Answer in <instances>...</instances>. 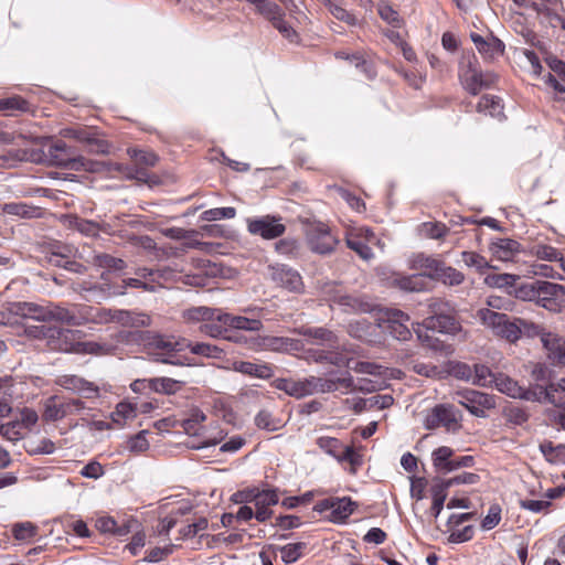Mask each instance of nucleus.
I'll return each mask as SVG.
<instances>
[{
	"mask_svg": "<svg viewBox=\"0 0 565 565\" xmlns=\"http://www.w3.org/2000/svg\"><path fill=\"white\" fill-rule=\"evenodd\" d=\"M223 323L228 324L230 329L245 331H259L263 328L260 320L249 319L242 316H233L230 313L223 317Z\"/></svg>",
	"mask_w": 565,
	"mask_h": 565,
	"instance_id": "72a5a7b5",
	"label": "nucleus"
},
{
	"mask_svg": "<svg viewBox=\"0 0 565 565\" xmlns=\"http://www.w3.org/2000/svg\"><path fill=\"white\" fill-rule=\"evenodd\" d=\"M150 391L164 395H173L181 390L183 381L171 377H153L149 379Z\"/></svg>",
	"mask_w": 565,
	"mask_h": 565,
	"instance_id": "2f4dec72",
	"label": "nucleus"
},
{
	"mask_svg": "<svg viewBox=\"0 0 565 565\" xmlns=\"http://www.w3.org/2000/svg\"><path fill=\"white\" fill-rule=\"evenodd\" d=\"M542 344L548 358L556 364L565 366V339L555 333L542 334Z\"/></svg>",
	"mask_w": 565,
	"mask_h": 565,
	"instance_id": "393cba45",
	"label": "nucleus"
},
{
	"mask_svg": "<svg viewBox=\"0 0 565 565\" xmlns=\"http://www.w3.org/2000/svg\"><path fill=\"white\" fill-rule=\"evenodd\" d=\"M316 443L321 450L338 460L342 449V444L339 439L334 437L322 436L319 437Z\"/></svg>",
	"mask_w": 565,
	"mask_h": 565,
	"instance_id": "6e6d98bb",
	"label": "nucleus"
},
{
	"mask_svg": "<svg viewBox=\"0 0 565 565\" xmlns=\"http://www.w3.org/2000/svg\"><path fill=\"white\" fill-rule=\"evenodd\" d=\"M408 322L409 316L407 313L398 309H391L385 312L383 328L396 340L406 341L412 337Z\"/></svg>",
	"mask_w": 565,
	"mask_h": 565,
	"instance_id": "2eb2a0df",
	"label": "nucleus"
},
{
	"mask_svg": "<svg viewBox=\"0 0 565 565\" xmlns=\"http://www.w3.org/2000/svg\"><path fill=\"white\" fill-rule=\"evenodd\" d=\"M279 502V495L277 490L268 489L262 490L257 493L254 502L255 507V519L258 522H266L273 515L271 507Z\"/></svg>",
	"mask_w": 565,
	"mask_h": 565,
	"instance_id": "aec40b11",
	"label": "nucleus"
},
{
	"mask_svg": "<svg viewBox=\"0 0 565 565\" xmlns=\"http://www.w3.org/2000/svg\"><path fill=\"white\" fill-rule=\"evenodd\" d=\"M458 412L452 405L440 404L436 405L426 416L425 427L427 429H435L444 426L448 430L456 429L458 427Z\"/></svg>",
	"mask_w": 565,
	"mask_h": 565,
	"instance_id": "9b49d317",
	"label": "nucleus"
},
{
	"mask_svg": "<svg viewBox=\"0 0 565 565\" xmlns=\"http://www.w3.org/2000/svg\"><path fill=\"white\" fill-rule=\"evenodd\" d=\"M214 309L209 307H195L188 309L183 312V318L188 322H202L213 318Z\"/></svg>",
	"mask_w": 565,
	"mask_h": 565,
	"instance_id": "5fc2aeb1",
	"label": "nucleus"
},
{
	"mask_svg": "<svg viewBox=\"0 0 565 565\" xmlns=\"http://www.w3.org/2000/svg\"><path fill=\"white\" fill-rule=\"evenodd\" d=\"M29 110H30L29 102L19 95L10 96L7 98H0V111L25 113Z\"/></svg>",
	"mask_w": 565,
	"mask_h": 565,
	"instance_id": "09e8293b",
	"label": "nucleus"
},
{
	"mask_svg": "<svg viewBox=\"0 0 565 565\" xmlns=\"http://www.w3.org/2000/svg\"><path fill=\"white\" fill-rule=\"evenodd\" d=\"M93 263L95 266L105 268L108 271H120L126 267V264L122 259L113 257L108 254L95 255Z\"/></svg>",
	"mask_w": 565,
	"mask_h": 565,
	"instance_id": "8fccbe9b",
	"label": "nucleus"
},
{
	"mask_svg": "<svg viewBox=\"0 0 565 565\" xmlns=\"http://www.w3.org/2000/svg\"><path fill=\"white\" fill-rule=\"evenodd\" d=\"M519 276L513 274H489L484 277L483 282L490 288L504 289L514 287Z\"/></svg>",
	"mask_w": 565,
	"mask_h": 565,
	"instance_id": "ea45409f",
	"label": "nucleus"
},
{
	"mask_svg": "<svg viewBox=\"0 0 565 565\" xmlns=\"http://www.w3.org/2000/svg\"><path fill=\"white\" fill-rule=\"evenodd\" d=\"M493 385L499 392L513 398L531 399L533 396L532 392L519 385L516 381L502 373L497 374V380Z\"/></svg>",
	"mask_w": 565,
	"mask_h": 565,
	"instance_id": "b1692460",
	"label": "nucleus"
},
{
	"mask_svg": "<svg viewBox=\"0 0 565 565\" xmlns=\"http://www.w3.org/2000/svg\"><path fill=\"white\" fill-rule=\"evenodd\" d=\"M3 211L10 215H17L24 218L40 217L42 210L36 206H31L26 203H8L4 204Z\"/></svg>",
	"mask_w": 565,
	"mask_h": 565,
	"instance_id": "4c0bfd02",
	"label": "nucleus"
},
{
	"mask_svg": "<svg viewBox=\"0 0 565 565\" xmlns=\"http://www.w3.org/2000/svg\"><path fill=\"white\" fill-rule=\"evenodd\" d=\"M426 330L437 331L439 333L456 334L461 330L455 312L441 316H429L424 319L422 324Z\"/></svg>",
	"mask_w": 565,
	"mask_h": 565,
	"instance_id": "6ab92c4d",
	"label": "nucleus"
},
{
	"mask_svg": "<svg viewBox=\"0 0 565 565\" xmlns=\"http://www.w3.org/2000/svg\"><path fill=\"white\" fill-rule=\"evenodd\" d=\"M85 309L86 305H74L71 308L56 305L55 321L73 327L87 324Z\"/></svg>",
	"mask_w": 565,
	"mask_h": 565,
	"instance_id": "4be33fe9",
	"label": "nucleus"
},
{
	"mask_svg": "<svg viewBox=\"0 0 565 565\" xmlns=\"http://www.w3.org/2000/svg\"><path fill=\"white\" fill-rule=\"evenodd\" d=\"M330 13L338 20L345 22L349 25L358 24L356 17L349 12L343 6L342 0H324Z\"/></svg>",
	"mask_w": 565,
	"mask_h": 565,
	"instance_id": "58836bf2",
	"label": "nucleus"
},
{
	"mask_svg": "<svg viewBox=\"0 0 565 565\" xmlns=\"http://www.w3.org/2000/svg\"><path fill=\"white\" fill-rule=\"evenodd\" d=\"M65 138L75 139L87 146L88 151L95 154H107L110 151V145L105 140L102 134L94 127L74 126L62 130Z\"/></svg>",
	"mask_w": 565,
	"mask_h": 565,
	"instance_id": "39448f33",
	"label": "nucleus"
},
{
	"mask_svg": "<svg viewBox=\"0 0 565 565\" xmlns=\"http://www.w3.org/2000/svg\"><path fill=\"white\" fill-rule=\"evenodd\" d=\"M116 321L121 322L124 326L139 328L149 326L151 319L145 313H132L130 311L117 310Z\"/></svg>",
	"mask_w": 565,
	"mask_h": 565,
	"instance_id": "a19ab883",
	"label": "nucleus"
},
{
	"mask_svg": "<svg viewBox=\"0 0 565 565\" xmlns=\"http://www.w3.org/2000/svg\"><path fill=\"white\" fill-rule=\"evenodd\" d=\"M433 463L439 472H450V463H452L454 450L450 447L441 446L433 451Z\"/></svg>",
	"mask_w": 565,
	"mask_h": 565,
	"instance_id": "c9c22d12",
	"label": "nucleus"
},
{
	"mask_svg": "<svg viewBox=\"0 0 565 565\" xmlns=\"http://www.w3.org/2000/svg\"><path fill=\"white\" fill-rule=\"evenodd\" d=\"M470 38L479 53H481L487 58H492L495 55L502 53L501 42L494 38L486 40L483 36L477 33H471Z\"/></svg>",
	"mask_w": 565,
	"mask_h": 565,
	"instance_id": "7c9ffc66",
	"label": "nucleus"
},
{
	"mask_svg": "<svg viewBox=\"0 0 565 565\" xmlns=\"http://www.w3.org/2000/svg\"><path fill=\"white\" fill-rule=\"evenodd\" d=\"M497 380V374L492 373L491 370L482 364H476L473 366L472 384L478 386H491Z\"/></svg>",
	"mask_w": 565,
	"mask_h": 565,
	"instance_id": "49530a36",
	"label": "nucleus"
},
{
	"mask_svg": "<svg viewBox=\"0 0 565 565\" xmlns=\"http://www.w3.org/2000/svg\"><path fill=\"white\" fill-rule=\"evenodd\" d=\"M12 534L18 541H30L38 534V526L31 522L17 523L12 527Z\"/></svg>",
	"mask_w": 565,
	"mask_h": 565,
	"instance_id": "13d9d810",
	"label": "nucleus"
},
{
	"mask_svg": "<svg viewBox=\"0 0 565 565\" xmlns=\"http://www.w3.org/2000/svg\"><path fill=\"white\" fill-rule=\"evenodd\" d=\"M209 526V521L206 518H199L194 522L188 524L186 526L180 529L179 533L182 540H188L196 536L201 532L205 531Z\"/></svg>",
	"mask_w": 565,
	"mask_h": 565,
	"instance_id": "052dcab7",
	"label": "nucleus"
},
{
	"mask_svg": "<svg viewBox=\"0 0 565 565\" xmlns=\"http://www.w3.org/2000/svg\"><path fill=\"white\" fill-rule=\"evenodd\" d=\"M510 294L522 301H533L536 303L537 280L533 282L521 284L514 287V290Z\"/></svg>",
	"mask_w": 565,
	"mask_h": 565,
	"instance_id": "864d4df0",
	"label": "nucleus"
},
{
	"mask_svg": "<svg viewBox=\"0 0 565 565\" xmlns=\"http://www.w3.org/2000/svg\"><path fill=\"white\" fill-rule=\"evenodd\" d=\"M447 489L446 484L443 482L440 484H437L433 488V504H431V512L435 518H438L440 514L444 502L447 497Z\"/></svg>",
	"mask_w": 565,
	"mask_h": 565,
	"instance_id": "0e129e2a",
	"label": "nucleus"
},
{
	"mask_svg": "<svg viewBox=\"0 0 565 565\" xmlns=\"http://www.w3.org/2000/svg\"><path fill=\"white\" fill-rule=\"evenodd\" d=\"M74 290L84 295L87 300L97 302L107 299L113 294H116L115 291H111V286L107 282L92 284L84 281L82 284H77V286L74 287Z\"/></svg>",
	"mask_w": 565,
	"mask_h": 565,
	"instance_id": "cd10ccee",
	"label": "nucleus"
},
{
	"mask_svg": "<svg viewBox=\"0 0 565 565\" xmlns=\"http://www.w3.org/2000/svg\"><path fill=\"white\" fill-rule=\"evenodd\" d=\"M461 260L468 267H475L477 270L482 273L487 268H492L489 262L476 252H462Z\"/></svg>",
	"mask_w": 565,
	"mask_h": 565,
	"instance_id": "bf43d9fd",
	"label": "nucleus"
},
{
	"mask_svg": "<svg viewBox=\"0 0 565 565\" xmlns=\"http://www.w3.org/2000/svg\"><path fill=\"white\" fill-rule=\"evenodd\" d=\"M435 280L441 281L444 285L450 287L459 286L463 282L465 275L456 268L446 266V264L443 263Z\"/></svg>",
	"mask_w": 565,
	"mask_h": 565,
	"instance_id": "e433bc0d",
	"label": "nucleus"
},
{
	"mask_svg": "<svg viewBox=\"0 0 565 565\" xmlns=\"http://www.w3.org/2000/svg\"><path fill=\"white\" fill-rule=\"evenodd\" d=\"M56 305L40 306L34 302H13L9 306L8 311L13 316L24 319H33L36 321L55 320Z\"/></svg>",
	"mask_w": 565,
	"mask_h": 565,
	"instance_id": "6e6552de",
	"label": "nucleus"
},
{
	"mask_svg": "<svg viewBox=\"0 0 565 565\" xmlns=\"http://www.w3.org/2000/svg\"><path fill=\"white\" fill-rule=\"evenodd\" d=\"M255 424L258 428L269 431L277 430L281 426L280 422L275 419L268 411H260L255 417Z\"/></svg>",
	"mask_w": 565,
	"mask_h": 565,
	"instance_id": "338daca9",
	"label": "nucleus"
},
{
	"mask_svg": "<svg viewBox=\"0 0 565 565\" xmlns=\"http://www.w3.org/2000/svg\"><path fill=\"white\" fill-rule=\"evenodd\" d=\"M274 385L277 390L296 398L310 395L309 377L303 380L277 379Z\"/></svg>",
	"mask_w": 565,
	"mask_h": 565,
	"instance_id": "a878e982",
	"label": "nucleus"
},
{
	"mask_svg": "<svg viewBox=\"0 0 565 565\" xmlns=\"http://www.w3.org/2000/svg\"><path fill=\"white\" fill-rule=\"evenodd\" d=\"M143 340L146 353L151 360L172 365H182L178 354L190 347V342L181 337L147 332Z\"/></svg>",
	"mask_w": 565,
	"mask_h": 565,
	"instance_id": "f257e3e1",
	"label": "nucleus"
},
{
	"mask_svg": "<svg viewBox=\"0 0 565 565\" xmlns=\"http://www.w3.org/2000/svg\"><path fill=\"white\" fill-rule=\"evenodd\" d=\"M347 245L354 250L362 259L370 260L373 258V252L367 243L362 241L355 234L348 233L345 237Z\"/></svg>",
	"mask_w": 565,
	"mask_h": 565,
	"instance_id": "c03bdc74",
	"label": "nucleus"
},
{
	"mask_svg": "<svg viewBox=\"0 0 565 565\" xmlns=\"http://www.w3.org/2000/svg\"><path fill=\"white\" fill-rule=\"evenodd\" d=\"M476 318L484 329L495 337L511 343L520 339V331L515 326V319H511L507 313L489 308H480L476 311Z\"/></svg>",
	"mask_w": 565,
	"mask_h": 565,
	"instance_id": "7ed1b4c3",
	"label": "nucleus"
},
{
	"mask_svg": "<svg viewBox=\"0 0 565 565\" xmlns=\"http://www.w3.org/2000/svg\"><path fill=\"white\" fill-rule=\"evenodd\" d=\"M454 399L478 417H484L486 411L495 406L493 396L475 390L457 391Z\"/></svg>",
	"mask_w": 565,
	"mask_h": 565,
	"instance_id": "0eeeda50",
	"label": "nucleus"
},
{
	"mask_svg": "<svg viewBox=\"0 0 565 565\" xmlns=\"http://www.w3.org/2000/svg\"><path fill=\"white\" fill-rule=\"evenodd\" d=\"M236 215V210L234 207H215L204 211L201 214V218L203 221H217L223 218H233Z\"/></svg>",
	"mask_w": 565,
	"mask_h": 565,
	"instance_id": "680f3d73",
	"label": "nucleus"
},
{
	"mask_svg": "<svg viewBox=\"0 0 565 565\" xmlns=\"http://www.w3.org/2000/svg\"><path fill=\"white\" fill-rule=\"evenodd\" d=\"M266 8H269L267 12L260 11L259 14L265 19L270 21L271 25L278 30V32L289 40L290 42H295L298 39L296 31L292 26L285 21L282 9L275 2L270 1Z\"/></svg>",
	"mask_w": 565,
	"mask_h": 565,
	"instance_id": "f3484780",
	"label": "nucleus"
},
{
	"mask_svg": "<svg viewBox=\"0 0 565 565\" xmlns=\"http://www.w3.org/2000/svg\"><path fill=\"white\" fill-rule=\"evenodd\" d=\"M214 313L213 318L206 320L205 323L200 326V331L212 338L232 339L231 335H227V332L230 331L228 324L223 323V317L227 313H223L218 309H214Z\"/></svg>",
	"mask_w": 565,
	"mask_h": 565,
	"instance_id": "c85d7f7f",
	"label": "nucleus"
},
{
	"mask_svg": "<svg viewBox=\"0 0 565 565\" xmlns=\"http://www.w3.org/2000/svg\"><path fill=\"white\" fill-rule=\"evenodd\" d=\"M247 228L250 234L259 235L264 239L277 238L286 231V226L280 222V218L270 215L248 220Z\"/></svg>",
	"mask_w": 565,
	"mask_h": 565,
	"instance_id": "f8f14e48",
	"label": "nucleus"
},
{
	"mask_svg": "<svg viewBox=\"0 0 565 565\" xmlns=\"http://www.w3.org/2000/svg\"><path fill=\"white\" fill-rule=\"evenodd\" d=\"M72 169L74 170H85L88 172H103V171H118L120 173H127L129 178H135V175L128 172V169L119 163H110L105 161H93L86 159L84 157H78L75 161H73Z\"/></svg>",
	"mask_w": 565,
	"mask_h": 565,
	"instance_id": "412c9836",
	"label": "nucleus"
},
{
	"mask_svg": "<svg viewBox=\"0 0 565 565\" xmlns=\"http://www.w3.org/2000/svg\"><path fill=\"white\" fill-rule=\"evenodd\" d=\"M330 509L338 519H347L354 511L355 503L350 498H338L330 501Z\"/></svg>",
	"mask_w": 565,
	"mask_h": 565,
	"instance_id": "a18cd8bd",
	"label": "nucleus"
},
{
	"mask_svg": "<svg viewBox=\"0 0 565 565\" xmlns=\"http://www.w3.org/2000/svg\"><path fill=\"white\" fill-rule=\"evenodd\" d=\"M47 345L55 351L77 354H105L107 348L95 341H79L81 331L53 327Z\"/></svg>",
	"mask_w": 565,
	"mask_h": 565,
	"instance_id": "f03ea898",
	"label": "nucleus"
},
{
	"mask_svg": "<svg viewBox=\"0 0 565 565\" xmlns=\"http://www.w3.org/2000/svg\"><path fill=\"white\" fill-rule=\"evenodd\" d=\"M83 409L85 404L81 399L61 401L57 396H51L44 402L42 418L45 422H57Z\"/></svg>",
	"mask_w": 565,
	"mask_h": 565,
	"instance_id": "423d86ee",
	"label": "nucleus"
},
{
	"mask_svg": "<svg viewBox=\"0 0 565 565\" xmlns=\"http://www.w3.org/2000/svg\"><path fill=\"white\" fill-rule=\"evenodd\" d=\"M61 222L66 228L78 231L85 236L95 237L99 232L111 233V228L107 223H97L73 214L63 215Z\"/></svg>",
	"mask_w": 565,
	"mask_h": 565,
	"instance_id": "dca6fc26",
	"label": "nucleus"
},
{
	"mask_svg": "<svg viewBox=\"0 0 565 565\" xmlns=\"http://www.w3.org/2000/svg\"><path fill=\"white\" fill-rule=\"evenodd\" d=\"M335 382H337L338 388L343 387L347 391L359 390L364 393H371V392H374V391L381 388V384L374 383L372 381H366V380H361L359 382V385L354 386L353 379L350 375L347 377L337 379Z\"/></svg>",
	"mask_w": 565,
	"mask_h": 565,
	"instance_id": "37998d69",
	"label": "nucleus"
},
{
	"mask_svg": "<svg viewBox=\"0 0 565 565\" xmlns=\"http://www.w3.org/2000/svg\"><path fill=\"white\" fill-rule=\"evenodd\" d=\"M352 370L356 373L370 374V375L380 376V377L393 376V372H394L393 370H390L382 365H379V364H375L372 362H364V361L356 362L354 364V366H352Z\"/></svg>",
	"mask_w": 565,
	"mask_h": 565,
	"instance_id": "79ce46f5",
	"label": "nucleus"
},
{
	"mask_svg": "<svg viewBox=\"0 0 565 565\" xmlns=\"http://www.w3.org/2000/svg\"><path fill=\"white\" fill-rule=\"evenodd\" d=\"M565 299V287L559 284L537 280L536 305L547 310H558Z\"/></svg>",
	"mask_w": 565,
	"mask_h": 565,
	"instance_id": "1a4fd4ad",
	"label": "nucleus"
},
{
	"mask_svg": "<svg viewBox=\"0 0 565 565\" xmlns=\"http://www.w3.org/2000/svg\"><path fill=\"white\" fill-rule=\"evenodd\" d=\"M477 111L493 118L503 116L501 99L493 95H483L477 105Z\"/></svg>",
	"mask_w": 565,
	"mask_h": 565,
	"instance_id": "473e14b6",
	"label": "nucleus"
},
{
	"mask_svg": "<svg viewBox=\"0 0 565 565\" xmlns=\"http://www.w3.org/2000/svg\"><path fill=\"white\" fill-rule=\"evenodd\" d=\"M56 383L68 391L77 393L85 398H93L99 395V387L85 379L77 375H62Z\"/></svg>",
	"mask_w": 565,
	"mask_h": 565,
	"instance_id": "a211bd4d",
	"label": "nucleus"
},
{
	"mask_svg": "<svg viewBox=\"0 0 565 565\" xmlns=\"http://www.w3.org/2000/svg\"><path fill=\"white\" fill-rule=\"evenodd\" d=\"M86 320L87 323L106 324L116 321L117 310L86 306Z\"/></svg>",
	"mask_w": 565,
	"mask_h": 565,
	"instance_id": "f704fd0d",
	"label": "nucleus"
},
{
	"mask_svg": "<svg viewBox=\"0 0 565 565\" xmlns=\"http://www.w3.org/2000/svg\"><path fill=\"white\" fill-rule=\"evenodd\" d=\"M307 242L310 249L318 254H329L333 252L338 244V239L323 224H316L309 227Z\"/></svg>",
	"mask_w": 565,
	"mask_h": 565,
	"instance_id": "9d476101",
	"label": "nucleus"
},
{
	"mask_svg": "<svg viewBox=\"0 0 565 565\" xmlns=\"http://www.w3.org/2000/svg\"><path fill=\"white\" fill-rule=\"evenodd\" d=\"M459 76L461 85L471 95H478L482 89L492 87L498 79L494 73H482L471 67Z\"/></svg>",
	"mask_w": 565,
	"mask_h": 565,
	"instance_id": "ddd939ff",
	"label": "nucleus"
},
{
	"mask_svg": "<svg viewBox=\"0 0 565 565\" xmlns=\"http://www.w3.org/2000/svg\"><path fill=\"white\" fill-rule=\"evenodd\" d=\"M540 449L548 461H558L565 457V446H554L552 441H543L540 445Z\"/></svg>",
	"mask_w": 565,
	"mask_h": 565,
	"instance_id": "e2e57ef3",
	"label": "nucleus"
},
{
	"mask_svg": "<svg viewBox=\"0 0 565 565\" xmlns=\"http://www.w3.org/2000/svg\"><path fill=\"white\" fill-rule=\"evenodd\" d=\"M310 395L316 393H329L338 390L335 380L310 376Z\"/></svg>",
	"mask_w": 565,
	"mask_h": 565,
	"instance_id": "4d7b16f0",
	"label": "nucleus"
},
{
	"mask_svg": "<svg viewBox=\"0 0 565 565\" xmlns=\"http://www.w3.org/2000/svg\"><path fill=\"white\" fill-rule=\"evenodd\" d=\"M306 547L307 544L303 542L289 543L279 547L282 562L286 564L297 562L302 556Z\"/></svg>",
	"mask_w": 565,
	"mask_h": 565,
	"instance_id": "de8ad7c7",
	"label": "nucleus"
},
{
	"mask_svg": "<svg viewBox=\"0 0 565 565\" xmlns=\"http://www.w3.org/2000/svg\"><path fill=\"white\" fill-rule=\"evenodd\" d=\"M422 231L429 238L440 239L448 234L449 228L440 222H426L422 225Z\"/></svg>",
	"mask_w": 565,
	"mask_h": 565,
	"instance_id": "69168bd1",
	"label": "nucleus"
},
{
	"mask_svg": "<svg viewBox=\"0 0 565 565\" xmlns=\"http://www.w3.org/2000/svg\"><path fill=\"white\" fill-rule=\"evenodd\" d=\"M235 372L256 379L267 380L274 375L273 367L267 363H254L249 361H235L232 365Z\"/></svg>",
	"mask_w": 565,
	"mask_h": 565,
	"instance_id": "bb28decb",
	"label": "nucleus"
},
{
	"mask_svg": "<svg viewBox=\"0 0 565 565\" xmlns=\"http://www.w3.org/2000/svg\"><path fill=\"white\" fill-rule=\"evenodd\" d=\"M443 262L424 255H418L414 259V269L420 274L409 277H403L398 280V286L407 291H419L423 289V277L435 279Z\"/></svg>",
	"mask_w": 565,
	"mask_h": 565,
	"instance_id": "20e7f679",
	"label": "nucleus"
},
{
	"mask_svg": "<svg viewBox=\"0 0 565 565\" xmlns=\"http://www.w3.org/2000/svg\"><path fill=\"white\" fill-rule=\"evenodd\" d=\"M55 444L49 438H42L36 443H30L28 451L32 455H50L55 451Z\"/></svg>",
	"mask_w": 565,
	"mask_h": 565,
	"instance_id": "774afa93",
	"label": "nucleus"
},
{
	"mask_svg": "<svg viewBox=\"0 0 565 565\" xmlns=\"http://www.w3.org/2000/svg\"><path fill=\"white\" fill-rule=\"evenodd\" d=\"M270 279L279 287L289 291L299 292L302 289V279L298 271L292 268L276 264L268 266Z\"/></svg>",
	"mask_w": 565,
	"mask_h": 565,
	"instance_id": "4468645a",
	"label": "nucleus"
},
{
	"mask_svg": "<svg viewBox=\"0 0 565 565\" xmlns=\"http://www.w3.org/2000/svg\"><path fill=\"white\" fill-rule=\"evenodd\" d=\"M127 152L139 167H154L158 162V156L152 151L128 149Z\"/></svg>",
	"mask_w": 565,
	"mask_h": 565,
	"instance_id": "603ef678",
	"label": "nucleus"
},
{
	"mask_svg": "<svg viewBox=\"0 0 565 565\" xmlns=\"http://www.w3.org/2000/svg\"><path fill=\"white\" fill-rule=\"evenodd\" d=\"M17 413L19 418L15 419V423H19V427L24 428L28 431H32L39 422L38 412L30 407H22L18 408Z\"/></svg>",
	"mask_w": 565,
	"mask_h": 565,
	"instance_id": "3c124183",
	"label": "nucleus"
},
{
	"mask_svg": "<svg viewBox=\"0 0 565 565\" xmlns=\"http://www.w3.org/2000/svg\"><path fill=\"white\" fill-rule=\"evenodd\" d=\"M489 249L494 258L510 262L521 252V245L511 238H498L490 244Z\"/></svg>",
	"mask_w": 565,
	"mask_h": 565,
	"instance_id": "5701e85b",
	"label": "nucleus"
},
{
	"mask_svg": "<svg viewBox=\"0 0 565 565\" xmlns=\"http://www.w3.org/2000/svg\"><path fill=\"white\" fill-rule=\"evenodd\" d=\"M72 154L73 152L64 141H56L49 148V156L56 166L72 169L73 161L77 159Z\"/></svg>",
	"mask_w": 565,
	"mask_h": 565,
	"instance_id": "c756f323",
	"label": "nucleus"
}]
</instances>
